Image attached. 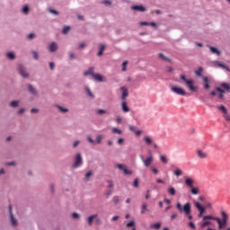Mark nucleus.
<instances>
[{"instance_id": "obj_3", "label": "nucleus", "mask_w": 230, "mask_h": 230, "mask_svg": "<svg viewBox=\"0 0 230 230\" xmlns=\"http://www.w3.org/2000/svg\"><path fill=\"white\" fill-rule=\"evenodd\" d=\"M193 184H195V180L191 178L185 179V186L189 187L190 193H191L193 196H197L199 194V189L194 187Z\"/></svg>"}, {"instance_id": "obj_61", "label": "nucleus", "mask_w": 230, "mask_h": 230, "mask_svg": "<svg viewBox=\"0 0 230 230\" xmlns=\"http://www.w3.org/2000/svg\"><path fill=\"white\" fill-rule=\"evenodd\" d=\"M224 119H226V120H227L228 123H230V115L224 116Z\"/></svg>"}, {"instance_id": "obj_22", "label": "nucleus", "mask_w": 230, "mask_h": 230, "mask_svg": "<svg viewBox=\"0 0 230 230\" xmlns=\"http://www.w3.org/2000/svg\"><path fill=\"white\" fill-rule=\"evenodd\" d=\"M216 92H217L219 93V94H217V98H219V100H222L224 98V90L217 87V88H216Z\"/></svg>"}, {"instance_id": "obj_46", "label": "nucleus", "mask_w": 230, "mask_h": 230, "mask_svg": "<svg viewBox=\"0 0 230 230\" xmlns=\"http://www.w3.org/2000/svg\"><path fill=\"white\" fill-rule=\"evenodd\" d=\"M219 110H220L222 112H224V114H227V110L226 109V107L221 106V107H219Z\"/></svg>"}, {"instance_id": "obj_63", "label": "nucleus", "mask_w": 230, "mask_h": 230, "mask_svg": "<svg viewBox=\"0 0 230 230\" xmlns=\"http://www.w3.org/2000/svg\"><path fill=\"white\" fill-rule=\"evenodd\" d=\"M156 182L157 183H160V184H164V181L161 180V179H157L156 180Z\"/></svg>"}, {"instance_id": "obj_57", "label": "nucleus", "mask_w": 230, "mask_h": 230, "mask_svg": "<svg viewBox=\"0 0 230 230\" xmlns=\"http://www.w3.org/2000/svg\"><path fill=\"white\" fill-rule=\"evenodd\" d=\"M123 138H119L118 140H117V144H119V146H121V145H123Z\"/></svg>"}, {"instance_id": "obj_20", "label": "nucleus", "mask_w": 230, "mask_h": 230, "mask_svg": "<svg viewBox=\"0 0 230 230\" xmlns=\"http://www.w3.org/2000/svg\"><path fill=\"white\" fill-rule=\"evenodd\" d=\"M143 140L145 141V143H146V146L155 145L153 143V139L150 137H148V136L144 137Z\"/></svg>"}, {"instance_id": "obj_24", "label": "nucleus", "mask_w": 230, "mask_h": 230, "mask_svg": "<svg viewBox=\"0 0 230 230\" xmlns=\"http://www.w3.org/2000/svg\"><path fill=\"white\" fill-rule=\"evenodd\" d=\"M211 225V221H204L203 223H201V225H199V228L205 229L206 227L210 226Z\"/></svg>"}, {"instance_id": "obj_30", "label": "nucleus", "mask_w": 230, "mask_h": 230, "mask_svg": "<svg viewBox=\"0 0 230 230\" xmlns=\"http://www.w3.org/2000/svg\"><path fill=\"white\" fill-rule=\"evenodd\" d=\"M111 132L112 134H117L119 136L122 135V130L119 129V128H112Z\"/></svg>"}, {"instance_id": "obj_43", "label": "nucleus", "mask_w": 230, "mask_h": 230, "mask_svg": "<svg viewBox=\"0 0 230 230\" xmlns=\"http://www.w3.org/2000/svg\"><path fill=\"white\" fill-rule=\"evenodd\" d=\"M28 12H29V7H28V5L23 6V9H22L23 14H28Z\"/></svg>"}, {"instance_id": "obj_53", "label": "nucleus", "mask_w": 230, "mask_h": 230, "mask_svg": "<svg viewBox=\"0 0 230 230\" xmlns=\"http://www.w3.org/2000/svg\"><path fill=\"white\" fill-rule=\"evenodd\" d=\"M107 183L109 184V189L114 188V183L111 181H107Z\"/></svg>"}, {"instance_id": "obj_31", "label": "nucleus", "mask_w": 230, "mask_h": 230, "mask_svg": "<svg viewBox=\"0 0 230 230\" xmlns=\"http://www.w3.org/2000/svg\"><path fill=\"white\" fill-rule=\"evenodd\" d=\"M221 88L224 89L225 91H227V93H230V86L229 84H221Z\"/></svg>"}, {"instance_id": "obj_38", "label": "nucleus", "mask_w": 230, "mask_h": 230, "mask_svg": "<svg viewBox=\"0 0 230 230\" xmlns=\"http://www.w3.org/2000/svg\"><path fill=\"white\" fill-rule=\"evenodd\" d=\"M7 58L13 60L15 58V55L12 52L7 53Z\"/></svg>"}, {"instance_id": "obj_41", "label": "nucleus", "mask_w": 230, "mask_h": 230, "mask_svg": "<svg viewBox=\"0 0 230 230\" xmlns=\"http://www.w3.org/2000/svg\"><path fill=\"white\" fill-rule=\"evenodd\" d=\"M58 111H59L60 112H62V113H66V112L68 111L67 109L63 108V107H60V106H58Z\"/></svg>"}, {"instance_id": "obj_50", "label": "nucleus", "mask_w": 230, "mask_h": 230, "mask_svg": "<svg viewBox=\"0 0 230 230\" xmlns=\"http://www.w3.org/2000/svg\"><path fill=\"white\" fill-rule=\"evenodd\" d=\"M72 218L78 219V218H80V216L77 213H73L72 214Z\"/></svg>"}, {"instance_id": "obj_8", "label": "nucleus", "mask_w": 230, "mask_h": 230, "mask_svg": "<svg viewBox=\"0 0 230 230\" xmlns=\"http://www.w3.org/2000/svg\"><path fill=\"white\" fill-rule=\"evenodd\" d=\"M103 137L101 135H98V137H96V141L93 140V138H91L90 136H88L86 137V139L88 140V142H90L91 145L95 146V145H100L101 141L102 140Z\"/></svg>"}, {"instance_id": "obj_33", "label": "nucleus", "mask_w": 230, "mask_h": 230, "mask_svg": "<svg viewBox=\"0 0 230 230\" xmlns=\"http://www.w3.org/2000/svg\"><path fill=\"white\" fill-rule=\"evenodd\" d=\"M148 211L146 204L141 205V214L144 215L146 212Z\"/></svg>"}, {"instance_id": "obj_17", "label": "nucleus", "mask_w": 230, "mask_h": 230, "mask_svg": "<svg viewBox=\"0 0 230 230\" xmlns=\"http://www.w3.org/2000/svg\"><path fill=\"white\" fill-rule=\"evenodd\" d=\"M58 51V44L56 42L50 43L49 45V52H56Z\"/></svg>"}, {"instance_id": "obj_21", "label": "nucleus", "mask_w": 230, "mask_h": 230, "mask_svg": "<svg viewBox=\"0 0 230 230\" xmlns=\"http://www.w3.org/2000/svg\"><path fill=\"white\" fill-rule=\"evenodd\" d=\"M131 10L138 11V12H145V7L142 5H133V6H131Z\"/></svg>"}, {"instance_id": "obj_62", "label": "nucleus", "mask_w": 230, "mask_h": 230, "mask_svg": "<svg viewBox=\"0 0 230 230\" xmlns=\"http://www.w3.org/2000/svg\"><path fill=\"white\" fill-rule=\"evenodd\" d=\"M33 39H34L33 33L28 35V40H33Z\"/></svg>"}, {"instance_id": "obj_58", "label": "nucleus", "mask_w": 230, "mask_h": 230, "mask_svg": "<svg viewBox=\"0 0 230 230\" xmlns=\"http://www.w3.org/2000/svg\"><path fill=\"white\" fill-rule=\"evenodd\" d=\"M38 111H39V110L36 109V108H32V109L31 110V112L32 114H36V113H38Z\"/></svg>"}, {"instance_id": "obj_26", "label": "nucleus", "mask_w": 230, "mask_h": 230, "mask_svg": "<svg viewBox=\"0 0 230 230\" xmlns=\"http://www.w3.org/2000/svg\"><path fill=\"white\" fill-rule=\"evenodd\" d=\"M106 49V46L102 44V45H99V52H98V57H101L102 56V53L104 52Z\"/></svg>"}, {"instance_id": "obj_18", "label": "nucleus", "mask_w": 230, "mask_h": 230, "mask_svg": "<svg viewBox=\"0 0 230 230\" xmlns=\"http://www.w3.org/2000/svg\"><path fill=\"white\" fill-rule=\"evenodd\" d=\"M203 82L205 83L203 84V88H205V90H208L210 88V86H209V79L207 76H203Z\"/></svg>"}, {"instance_id": "obj_55", "label": "nucleus", "mask_w": 230, "mask_h": 230, "mask_svg": "<svg viewBox=\"0 0 230 230\" xmlns=\"http://www.w3.org/2000/svg\"><path fill=\"white\" fill-rule=\"evenodd\" d=\"M150 24V22H140V26H148Z\"/></svg>"}, {"instance_id": "obj_60", "label": "nucleus", "mask_w": 230, "mask_h": 230, "mask_svg": "<svg viewBox=\"0 0 230 230\" xmlns=\"http://www.w3.org/2000/svg\"><path fill=\"white\" fill-rule=\"evenodd\" d=\"M102 4H103L105 6H111V2H109V1H104V2H102Z\"/></svg>"}, {"instance_id": "obj_12", "label": "nucleus", "mask_w": 230, "mask_h": 230, "mask_svg": "<svg viewBox=\"0 0 230 230\" xmlns=\"http://www.w3.org/2000/svg\"><path fill=\"white\" fill-rule=\"evenodd\" d=\"M196 155L199 159H206L208 157V153L201 149H196Z\"/></svg>"}, {"instance_id": "obj_37", "label": "nucleus", "mask_w": 230, "mask_h": 230, "mask_svg": "<svg viewBox=\"0 0 230 230\" xmlns=\"http://www.w3.org/2000/svg\"><path fill=\"white\" fill-rule=\"evenodd\" d=\"M68 31H70V27H69V26H66V27H64V29L62 30V33H63V34H67Z\"/></svg>"}, {"instance_id": "obj_52", "label": "nucleus", "mask_w": 230, "mask_h": 230, "mask_svg": "<svg viewBox=\"0 0 230 230\" xmlns=\"http://www.w3.org/2000/svg\"><path fill=\"white\" fill-rule=\"evenodd\" d=\"M49 13H52V14L58 15V11H55V10H53V9H49Z\"/></svg>"}, {"instance_id": "obj_7", "label": "nucleus", "mask_w": 230, "mask_h": 230, "mask_svg": "<svg viewBox=\"0 0 230 230\" xmlns=\"http://www.w3.org/2000/svg\"><path fill=\"white\" fill-rule=\"evenodd\" d=\"M171 91L179 96H186L187 95V93L185 92V90H183L182 88H181L179 86H172V88H171Z\"/></svg>"}, {"instance_id": "obj_28", "label": "nucleus", "mask_w": 230, "mask_h": 230, "mask_svg": "<svg viewBox=\"0 0 230 230\" xmlns=\"http://www.w3.org/2000/svg\"><path fill=\"white\" fill-rule=\"evenodd\" d=\"M167 193L170 195V196H172L174 197L175 196V189L173 187H169L167 189Z\"/></svg>"}, {"instance_id": "obj_16", "label": "nucleus", "mask_w": 230, "mask_h": 230, "mask_svg": "<svg viewBox=\"0 0 230 230\" xmlns=\"http://www.w3.org/2000/svg\"><path fill=\"white\" fill-rule=\"evenodd\" d=\"M9 213H10V221L12 223V226H17V220L13 217V215L12 214V207L9 206Z\"/></svg>"}, {"instance_id": "obj_39", "label": "nucleus", "mask_w": 230, "mask_h": 230, "mask_svg": "<svg viewBox=\"0 0 230 230\" xmlns=\"http://www.w3.org/2000/svg\"><path fill=\"white\" fill-rule=\"evenodd\" d=\"M127 65H128V62L123 61V63H122V72L127 71Z\"/></svg>"}, {"instance_id": "obj_2", "label": "nucleus", "mask_w": 230, "mask_h": 230, "mask_svg": "<svg viewBox=\"0 0 230 230\" xmlns=\"http://www.w3.org/2000/svg\"><path fill=\"white\" fill-rule=\"evenodd\" d=\"M175 208L179 210L180 214H185V216L189 217V220L193 219V217L190 215L191 213V205L190 203H185V205L177 203Z\"/></svg>"}, {"instance_id": "obj_15", "label": "nucleus", "mask_w": 230, "mask_h": 230, "mask_svg": "<svg viewBox=\"0 0 230 230\" xmlns=\"http://www.w3.org/2000/svg\"><path fill=\"white\" fill-rule=\"evenodd\" d=\"M93 76V79L96 82H99V83H103L105 82L104 80V76L101 75H91Z\"/></svg>"}, {"instance_id": "obj_49", "label": "nucleus", "mask_w": 230, "mask_h": 230, "mask_svg": "<svg viewBox=\"0 0 230 230\" xmlns=\"http://www.w3.org/2000/svg\"><path fill=\"white\" fill-rule=\"evenodd\" d=\"M189 227L191 228V229H195L196 228L195 223L190 222L189 223Z\"/></svg>"}, {"instance_id": "obj_29", "label": "nucleus", "mask_w": 230, "mask_h": 230, "mask_svg": "<svg viewBox=\"0 0 230 230\" xmlns=\"http://www.w3.org/2000/svg\"><path fill=\"white\" fill-rule=\"evenodd\" d=\"M151 229L159 230L161 228V223L157 222L150 226Z\"/></svg>"}, {"instance_id": "obj_56", "label": "nucleus", "mask_w": 230, "mask_h": 230, "mask_svg": "<svg viewBox=\"0 0 230 230\" xmlns=\"http://www.w3.org/2000/svg\"><path fill=\"white\" fill-rule=\"evenodd\" d=\"M151 172H153V173L157 174L158 171L155 167H151Z\"/></svg>"}, {"instance_id": "obj_5", "label": "nucleus", "mask_w": 230, "mask_h": 230, "mask_svg": "<svg viewBox=\"0 0 230 230\" xmlns=\"http://www.w3.org/2000/svg\"><path fill=\"white\" fill-rule=\"evenodd\" d=\"M222 219L217 220L215 222H217V225L219 226V230H222L227 225V222L229 221V216L226 211L221 212Z\"/></svg>"}, {"instance_id": "obj_54", "label": "nucleus", "mask_w": 230, "mask_h": 230, "mask_svg": "<svg viewBox=\"0 0 230 230\" xmlns=\"http://www.w3.org/2000/svg\"><path fill=\"white\" fill-rule=\"evenodd\" d=\"M112 201L114 202L115 205L119 204V197H114L112 199Z\"/></svg>"}, {"instance_id": "obj_25", "label": "nucleus", "mask_w": 230, "mask_h": 230, "mask_svg": "<svg viewBox=\"0 0 230 230\" xmlns=\"http://www.w3.org/2000/svg\"><path fill=\"white\" fill-rule=\"evenodd\" d=\"M122 111L125 113L130 111V109L127 106V102L125 101L122 102Z\"/></svg>"}, {"instance_id": "obj_14", "label": "nucleus", "mask_w": 230, "mask_h": 230, "mask_svg": "<svg viewBox=\"0 0 230 230\" xmlns=\"http://www.w3.org/2000/svg\"><path fill=\"white\" fill-rule=\"evenodd\" d=\"M120 91L122 92L121 100L124 102L128 97V90L125 86H122L120 87Z\"/></svg>"}, {"instance_id": "obj_1", "label": "nucleus", "mask_w": 230, "mask_h": 230, "mask_svg": "<svg viewBox=\"0 0 230 230\" xmlns=\"http://www.w3.org/2000/svg\"><path fill=\"white\" fill-rule=\"evenodd\" d=\"M195 208L196 209H198V217L202 218L203 222H206L208 220H212V221L222 220L219 217H216L213 216H205V208L199 202L195 203Z\"/></svg>"}, {"instance_id": "obj_6", "label": "nucleus", "mask_w": 230, "mask_h": 230, "mask_svg": "<svg viewBox=\"0 0 230 230\" xmlns=\"http://www.w3.org/2000/svg\"><path fill=\"white\" fill-rule=\"evenodd\" d=\"M140 158H141V161L143 162V165H145V167L146 168L151 166V164H153V162L155 161V158L153 157V155H151L150 151H149V156H147L146 159H145L143 155H141Z\"/></svg>"}, {"instance_id": "obj_51", "label": "nucleus", "mask_w": 230, "mask_h": 230, "mask_svg": "<svg viewBox=\"0 0 230 230\" xmlns=\"http://www.w3.org/2000/svg\"><path fill=\"white\" fill-rule=\"evenodd\" d=\"M216 65H217V66H219V67H221V68L228 67V66H226V65H222V63H220V62H216Z\"/></svg>"}, {"instance_id": "obj_11", "label": "nucleus", "mask_w": 230, "mask_h": 230, "mask_svg": "<svg viewBox=\"0 0 230 230\" xmlns=\"http://www.w3.org/2000/svg\"><path fill=\"white\" fill-rule=\"evenodd\" d=\"M96 220V223H100V219L98 218V214L92 215L88 217L87 222L88 226H93V222Z\"/></svg>"}, {"instance_id": "obj_4", "label": "nucleus", "mask_w": 230, "mask_h": 230, "mask_svg": "<svg viewBox=\"0 0 230 230\" xmlns=\"http://www.w3.org/2000/svg\"><path fill=\"white\" fill-rule=\"evenodd\" d=\"M180 80H181L185 84H187V87H189V91L191 93H197L198 87L195 86L193 80H189L187 77L183 75H180Z\"/></svg>"}, {"instance_id": "obj_36", "label": "nucleus", "mask_w": 230, "mask_h": 230, "mask_svg": "<svg viewBox=\"0 0 230 230\" xmlns=\"http://www.w3.org/2000/svg\"><path fill=\"white\" fill-rule=\"evenodd\" d=\"M173 175H175V177H181V169H177V170L173 171Z\"/></svg>"}, {"instance_id": "obj_47", "label": "nucleus", "mask_w": 230, "mask_h": 230, "mask_svg": "<svg viewBox=\"0 0 230 230\" xmlns=\"http://www.w3.org/2000/svg\"><path fill=\"white\" fill-rule=\"evenodd\" d=\"M97 114L104 115V114H106V110H98Z\"/></svg>"}, {"instance_id": "obj_19", "label": "nucleus", "mask_w": 230, "mask_h": 230, "mask_svg": "<svg viewBox=\"0 0 230 230\" xmlns=\"http://www.w3.org/2000/svg\"><path fill=\"white\" fill-rule=\"evenodd\" d=\"M93 75H100V74H94V68L93 67L88 68V70L83 74V75H84V76Z\"/></svg>"}, {"instance_id": "obj_44", "label": "nucleus", "mask_w": 230, "mask_h": 230, "mask_svg": "<svg viewBox=\"0 0 230 230\" xmlns=\"http://www.w3.org/2000/svg\"><path fill=\"white\" fill-rule=\"evenodd\" d=\"M133 226H135V222L130 221V222L127 223V228H130V227H133Z\"/></svg>"}, {"instance_id": "obj_27", "label": "nucleus", "mask_w": 230, "mask_h": 230, "mask_svg": "<svg viewBox=\"0 0 230 230\" xmlns=\"http://www.w3.org/2000/svg\"><path fill=\"white\" fill-rule=\"evenodd\" d=\"M209 50L211 51L212 54H215V55H217V56L221 55V52L219 50H217V48L209 47Z\"/></svg>"}, {"instance_id": "obj_35", "label": "nucleus", "mask_w": 230, "mask_h": 230, "mask_svg": "<svg viewBox=\"0 0 230 230\" xmlns=\"http://www.w3.org/2000/svg\"><path fill=\"white\" fill-rule=\"evenodd\" d=\"M19 102H18V101L10 102V107H12V108H17Z\"/></svg>"}, {"instance_id": "obj_9", "label": "nucleus", "mask_w": 230, "mask_h": 230, "mask_svg": "<svg viewBox=\"0 0 230 230\" xmlns=\"http://www.w3.org/2000/svg\"><path fill=\"white\" fill-rule=\"evenodd\" d=\"M117 169L123 171V174L125 175H132V171L127 169V166L123 165L122 164H117Z\"/></svg>"}, {"instance_id": "obj_13", "label": "nucleus", "mask_w": 230, "mask_h": 230, "mask_svg": "<svg viewBox=\"0 0 230 230\" xmlns=\"http://www.w3.org/2000/svg\"><path fill=\"white\" fill-rule=\"evenodd\" d=\"M18 73L20 75H22L23 78H28V74L26 73L25 67H23L22 65H18Z\"/></svg>"}, {"instance_id": "obj_48", "label": "nucleus", "mask_w": 230, "mask_h": 230, "mask_svg": "<svg viewBox=\"0 0 230 230\" xmlns=\"http://www.w3.org/2000/svg\"><path fill=\"white\" fill-rule=\"evenodd\" d=\"M92 175H93V172H86L84 178L86 179V181H88V179H90V177H91Z\"/></svg>"}, {"instance_id": "obj_40", "label": "nucleus", "mask_w": 230, "mask_h": 230, "mask_svg": "<svg viewBox=\"0 0 230 230\" xmlns=\"http://www.w3.org/2000/svg\"><path fill=\"white\" fill-rule=\"evenodd\" d=\"M115 122H116L117 124L122 123V117L117 116V117L115 118Z\"/></svg>"}, {"instance_id": "obj_42", "label": "nucleus", "mask_w": 230, "mask_h": 230, "mask_svg": "<svg viewBox=\"0 0 230 230\" xmlns=\"http://www.w3.org/2000/svg\"><path fill=\"white\" fill-rule=\"evenodd\" d=\"M160 160H161V162L164 163V164H167V158H165L164 155H161Z\"/></svg>"}, {"instance_id": "obj_32", "label": "nucleus", "mask_w": 230, "mask_h": 230, "mask_svg": "<svg viewBox=\"0 0 230 230\" xmlns=\"http://www.w3.org/2000/svg\"><path fill=\"white\" fill-rule=\"evenodd\" d=\"M28 92L31 93L32 95H36V90L31 84L28 85Z\"/></svg>"}, {"instance_id": "obj_64", "label": "nucleus", "mask_w": 230, "mask_h": 230, "mask_svg": "<svg viewBox=\"0 0 230 230\" xmlns=\"http://www.w3.org/2000/svg\"><path fill=\"white\" fill-rule=\"evenodd\" d=\"M177 218V214L176 213H173L172 216H171V219H175Z\"/></svg>"}, {"instance_id": "obj_59", "label": "nucleus", "mask_w": 230, "mask_h": 230, "mask_svg": "<svg viewBox=\"0 0 230 230\" xmlns=\"http://www.w3.org/2000/svg\"><path fill=\"white\" fill-rule=\"evenodd\" d=\"M86 93H88V96L93 98V93H91L90 89L86 88Z\"/></svg>"}, {"instance_id": "obj_10", "label": "nucleus", "mask_w": 230, "mask_h": 230, "mask_svg": "<svg viewBox=\"0 0 230 230\" xmlns=\"http://www.w3.org/2000/svg\"><path fill=\"white\" fill-rule=\"evenodd\" d=\"M82 155L76 154V156L75 157L74 168H78V166L82 165Z\"/></svg>"}, {"instance_id": "obj_23", "label": "nucleus", "mask_w": 230, "mask_h": 230, "mask_svg": "<svg viewBox=\"0 0 230 230\" xmlns=\"http://www.w3.org/2000/svg\"><path fill=\"white\" fill-rule=\"evenodd\" d=\"M129 129L131 132H133L136 136H141V130H137L135 126H130Z\"/></svg>"}, {"instance_id": "obj_34", "label": "nucleus", "mask_w": 230, "mask_h": 230, "mask_svg": "<svg viewBox=\"0 0 230 230\" xmlns=\"http://www.w3.org/2000/svg\"><path fill=\"white\" fill-rule=\"evenodd\" d=\"M201 73H203L202 67H198V70L195 71L196 76H201Z\"/></svg>"}, {"instance_id": "obj_45", "label": "nucleus", "mask_w": 230, "mask_h": 230, "mask_svg": "<svg viewBox=\"0 0 230 230\" xmlns=\"http://www.w3.org/2000/svg\"><path fill=\"white\" fill-rule=\"evenodd\" d=\"M133 187L138 188V179H135V180L133 181Z\"/></svg>"}]
</instances>
